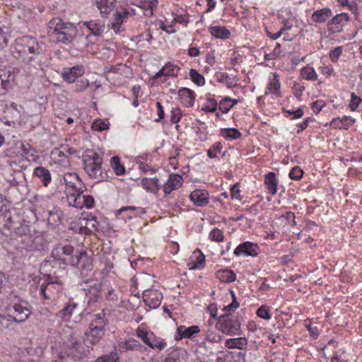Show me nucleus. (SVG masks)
Masks as SVG:
<instances>
[{"label": "nucleus", "mask_w": 362, "mask_h": 362, "mask_svg": "<svg viewBox=\"0 0 362 362\" xmlns=\"http://www.w3.org/2000/svg\"><path fill=\"white\" fill-rule=\"evenodd\" d=\"M209 238L212 241H215L217 243L222 242L224 238L223 232L221 230L215 228L210 232Z\"/></svg>", "instance_id": "54"}, {"label": "nucleus", "mask_w": 362, "mask_h": 362, "mask_svg": "<svg viewBox=\"0 0 362 362\" xmlns=\"http://www.w3.org/2000/svg\"><path fill=\"white\" fill-rule=\"evenodd\" d=\"M247 339L245 337L228 339L225 342V346L228 349H245L247 346Z\"/></svg>", "instance_id": "33"}, {"label": "nucleus", "mask_w": 362, "mask_h": 362, "mask_svg": "<svg viewBox=\"0 0 362 362\" xmlns=\"http://www.w3.org/2000/svg\"><path fill=\"white\" fill-rule=\"evenodd\" d=\"M33 175L37 177L45 187H47L52 181V175L49 170L44 167L39 166L35 168Z\"/></svg>", "instance_id": "31"}, {"label": "nucleus", "mask_w": 362, "mask_h": 362, "mask_svg": "<svg viewBox=\"0 0 362 362\" xmlns=\"http://www.w3.org/2000/svg\"><path fill=\"white\" fill-rule=\"evenodd\" d=\"M217 105L216 100L211 95H208L202 110L206 112H214L217 110Z\"/></svg>", "instance_id": "45"}, {"label": "nucleus", "mask_w": 362, "mask_h": 362, "mask_svg": "<svg viewBox=\"0 0 362 362\" xmlns=\"http://www.w3.org/2000/svg\"><path fill=\"white\" fill-rule=\"evenodd\" d=\"M108 320L105 317L104 310L100 313L93 314L89 326L93 328L102 329L105 332Z\"/></svg>", "instance_id": "22"}, {"label": "nucleus", "mask_w": 362, "mask_h": 362, "mask_svg": "<svg viewBox=\"0 0 362 362\" xmlns=\"http://www.w3.org/2000/svg\"><path fill=\"white\" fill-rule=\"evenodd\" d=\"M105 298L110 302L111 306H116L119 304V298L118 293L112 287H108L105 293Z\"/></svg>", "instance_id": "44"}, {"label": "nucleus", "mask_w": 362, "mask_h": 362, "mask_svg": "<svg viewBox=\"0 0 362 362\" xmlns=\"http://www.w3.org/2000/svg\"><path fill=\"white\" fill-rule=\"evenodd\" d=\"M223 148L221 142L218 141L214 143L210 148L207 150V156L210 158H215L217 157L216 153H220Z\"/></svg>", "instance_id": "52"}, {"label": "nucleus", "mask_w": 362, "mask_h": 362, "mask_svg": "<svg viewBox=\"0 0 362 362\" xmlns=\"http://www.w3.org/2000/svg\"><path fill=\"white\" fill-rule=\"evenodd\" d=\"M65 185L64 193L69 206L82 209L83 207L91 209L94 206L93 197L89 194H84L86 187L75 173H66L60 180Z\"/></svg>", "instance_id": "3"}, {"label": "nucleus", "mask_w": 362, "mask_h": 362, "mask_svg": "<svg viewBox=\"0 0 362 362\" xmlns=\"http://www.w3.org/2000/svg\"><path fill=\"white\" fill-rule=\"evenodd\" d=\"M257 315L264 320H270L272 318V315L270 313L269 309L267 305H263L260 306L257 310Z\"/></svg>", "instance_id": "56"}, {"label": "nucleus", "mask_w": 362, "mask_h": 362, "mask_svg": "<svg viewBox=\"0 0 362 362\" xmlns=\"http://www.w3.org/2000/svg\"><path fill=\"white\" fill-rule=\"evenodd\" d=\"M105 332L102 329L89 326L86 331L83 340L80 335L71 329L64 331L59 342V356L64 358L71 356L75 358H81L87 351L89 345L94 346L99 343L105 335Z\"/></svg>", "instance_id": "1"}, {"label": "nucleus", "mask_w": 362, "mask_h": 362, "mask_svg": "<svg viewBox=\"0 0 362 362\" xmlns=\"http://www.w3.org/2000/svg\"><path fill=\"white\" fill-rule=\"evenodd\" d=\"M349 107L351 111H362V99L354 92L351 93Z\"/></svg>", "instance_id": "43"}, {"label": "nucleus", "mask_w": 362, "mask_h": 362, "mask_svg": "<svg viewBox=\"0 0 362 362\" xmlns=\"http://www.w3.org/2000/svg\"><path fill=\"white\" fill-rule=\"evenodd\" d=\"M45 216H47L48 225L55 227L62 221V212L59 207L53 206L52 209L45 212Z\"/></svg>", "instance_id": "26"}, {"label": "nucleus", "mask_w": 362, "mask_h": 362, "mask_svg": "<svg viewBox=\"0 0 362 362\" xmlns=\"http://www.w3.org/2000/svg\"><path fill=\"white\" fill-rule=\"evenodd\" d=\"M51 158L55 163H68V156L64 153L62 148H54L51 152Z\"/></svg>", "instance_id": "42"}, {"label": "nucleus", "mask_w": 362, "mask_h": 362, "mask_svg": "<svg viewBox=\"0 0 362 362\" xmlns=\"http://www.w3.org/2000/svg\"><path fill=\"white\" fill-rule=\"evenodd\" d=\"M189 75L192 81L198 86H203L205 84L204 77L197 70L191 69Z\"/></svg>", "instance_id": "47"}, {"label": "nucleus", "mask_w": 362, "mask_h": 362, "mask_svg": "<svg viewBox=\"0 0 362 362\" xmlns=\"http://www.w3.org/2000/svg\"><path fill=\"white\" fill-rule=\"evenodd\" d=\"M320 73L325 76L329 77L334 74V69L332 65L322 64L319 67Z\"/></svg>", "instance_id": "64"}, {"label": "nucleus", "mask_w": 362, "mask_h": 362, "mask_svg": "<svg viewBox=\"0 0 362 362\" xmlns=\"http://www.w3.org/2000/svg\"><path fill=\"white\" fill-rule=\"evenodd\" d=\"M135 14L134 9L129 6L119 7L115 11L111 21V27L116 33H120L124 30L122 25L129 16Z\"/></svg>", "instance_id": "10"}, {"label": "nucleus", "mask_w": 362, "mask_h": 362, "mask_svg": "<svg viewBox=\"0 0 362 362\" xmlns=\"http://www.w3.org/2000/svg\"><path fill=\"white\" fill-rule=\"evenodd\" d=\"M305 90V87L303 84L297 81L293 82L292 93L296 98L300 99Z\"/></svg>", "instance_id": "51"}, {"label": "nucleus", "mask_w": 362, "mask_h": 362, "mask_svg": "<svg viewBox=\"0 0 362 362\" xmlns=\"http://www.w3.org/2000/svg\"><path fill=\"white\" fill-rule=\"evenodd\" d=\"M238 103V100L235 99H231L229 97H225L223 98L219 104L218 109L223 114L228 113L230 110Z\"/></svg>", "instance_id": "39"}, {"label": "nucleus", "mask_w": 362, "mask_h": 362, "mask_svg": "<svg viewBox=\"0 0 362 362\" xmlns=\"http://www.w3.org/2000/svg\"><path fill=\"white\" fill-rule=\"evenodd\" d=\"M136 336L148 346V348L157 351L164 350L167 346V343L162 338L156 336L153 332L148 331L147 329L141 325L136 329Z\"/></svg>", "instance_id": "7"}, {"label": "nucleus", "mask_w": 362, "mask_h": 362, "mask_svg": "<svg viewBox=\"0 0 362 362\" xmlns=\"http://www.w3.org/2000/svg\"><path fill=\"white\" fill-rule=\"evenodd\" d=\"M181 119V110L177 107H173L170 111V121L172 123L176 124Z\"/></svg>", "instance_id": "61"}, {"label": "nucleus", "mask_w": 362, "mask_h": 362, "mask_svg": "<svg viewBox=\"0 0 362 362\" xmlns=\"http://www.w3.org/2000/svg\"><path fill=\"white\" fill-rule=\"evenodd\" d=\"M119 349L122 352L137 351L144 356H148L151 352L147 346L134 338H129L119 341Z\"/></svg>", "instance_id": "13"}, {"label": "nucleus", "mask_w": 362, "mask_h": 362, "mask_svg": "<svg viewBox=\"0 0 362 362\" xmlns=\"http://www.w3.org/2000/svg\"><path fill=\"white\" fill-rule=\"evenodd\" d=\"M183 183V178L179 174H170L164 184L163 189L165 194H169L173 190L179 189Z\"/></svg>", "instance_id": "20"}, {"label": "nucleus", "mask_w": 362, "mask_h": 362, "mask_svg": "<svg viewBox=\"0 0 362 362\" xmlns=\"http://www.w3.org/2000/svg\"><path fill=\"white\" fill-rule=\"evenodd\" d=\"M92 129L94 131L102 132L107 129V124L102 119H96L92 124Z\"/></svg>", "instance_id": "62"}, {"label": "nucleus", "mask_w": 362, "mask_h": 362, "mask_svg": "<svg viewBox=\"0 0 362 362\" xmlns=\"http://www.w3.org/2000/svg\"><path fill=\"white\" fill-rule=\"evenodd\" d=\"M16 78L14 71L11 68L0 69V78L3 83V88L8 90L13 84Z\"/></svg>", "instance_id": "24"}, {"label": "nucleus", "mask_w": 362, "mask_h": 362, "mask_svg": "<svg viewBox=\"0 0 362 362\" xmlns=\"http://www.w3.org/2000/svg\"><path fill=\"white\" fill-rule=\"evenodd\" d=\"M21 152L23 156L28 161L35 160L37 158L36 151L29 144H22Z\"/></svg>", "instance_id": "40"}, {"label": "nucleus", "mask_w": 362, "mask_h": 362, "mask_svg": "<svg viewBox=\"0 0 362 362\" xmlns=\"http://www.w3.org/2000/svg\"><path fill=\"white\" fill-rule=\"evenodd\" d=\"M199 332L200 329L197 325H193L189 327L185 326H180L177 329V334L180 336V339L191 338L194 336V334H197Z\"/></svg>", "instance_id": "34"}, {"label": "nucleus", "mask_w": 362, "mask_h": 362, "mask_svg": "<svg viewBox=\"0 0 362 362\" xmlns=\"http://www.w3.org/2000/svg\"><path fill=\"white\" fill-rule=\"evenodd\" d=\"M342 54V47L339 46L335 47L329 52V59L333 63H337L340 56Z\"/></svg>", "instance_id": "60"}, {"label": "nucleus", "mask_w": 362, "mask_h": 362, "mask_svg": "<svg viewBox=\"0 0 362 362\" xmlns=\"http://www.w3.org/2000/svg\"><path fill=\"white\" fill-rule=\"evenodd\" d=\"M178 96L186 107L194 105L195 98L192 90L187 88H182L178 91Z\"/></svg>", "instance_id": "30"}, {"label": "nucleus", "mask_w": 362, "mask_h": 362, "mask_svg": "<svg viewBox=\"0 0 362 362\" xmlns=\"http://www.w3.org/2000/svg\"><path fill=\"white\" fill-rule=\"evenodd\" d=\"M85 72L82 65H76L71 68H64L62 72L63 79L69 83H74L77 78L81 76Z\"/></svg>", "instance_id": "19"}, {"label": "nucleus", "mask_w": 362, "mask_h": 362, "mask_svg": "<svg viewBox=\"0 0 362 362\" xmlns=\"http://www.w3.org/2000/svg\"><path fill=\"white\" fill-rule=\"evenodd\" d=\"M83 169L88 177L100 182L107 177L102 168L103 158L93 150H87L83 155Z\"/></svg>", "instance_id": "6"}, {"label": "nucleus", "mask_w": 362, "mask_h": 362, "mask_svg": "<svg viewBox=\"0 0 362 362\" xmlns=\"http://www.w3.org/2000/svg\"><path fill=\"white\" fill-rule=\"evenodd\" d=\"M47 34L52 40L68 45L74 40H81L78 28L73 23L64 22L60 18H54L49 21Z\"/></svg>", "instance_id": "4"}, {"label": "nucleus", "mask_w": 362, "mask_h": 362, "mask_svg": "<svg viewBox=\"0 0 362 362\" xmlns=\"http://www.w3.org/2000/svg\"><path fill=\"white\" fill-rule=\"evenodd\" d=\"M165 76L176 77L177 76L180 68L170 62L165 64Z\"/></svg>", "instance_id": "57"}, {"label": "nucleus", "mask_w": 362, "mask_h": 362, "mask_svg": "<svg viewBox=\"0 0 362 362\" xmlns=\"http://www.w3.org/2000/svg\"><path fill=\"white\" fill-rule=\"evenodd\" d=\"M143 300L146 306L155 309L160 306L163 293L157 289H146L143 292Z\"/></svg>", "instance_id": "15"}, {"label": "nucleus", "mask_w": 362, "mask_h": 362, "mask_svg": "<svg viewBox=\"0 0 362 362\" xmlns=\"http://www.w3.org/2000/svg\"><path fill=\"white\" fill-rule=\"evenodd\" d=\"M81 24L86 27L88 31L90 32L86 36H83V35H81V36H79L81 40L83 42L84 44L83 47L88 46V42L90 41V37L92 36H101L104 33L105 28V22L99 19L85 21L83 22Z\"/></svg>", "instance_id": "11"}, {"label": "nucleus", "mask_w": 362, "mask_h": 362, "mask_svg": "<svg viewBox=\"0 0 362 362\" xmlns=\"http://www.w3.org/2000/svg\"><path fill=\"white\" fill-rule=\"evenodd\" d=\"M221 135L226 140L232 141L240 139L242 134L235 128H223L221 129Z\"/></svg>", "instance_id": "38"}, {"label": "nucleus", "mask_w": 362, "mask_h": 362, "mask_svg": "<svg viewBox=\"0 0 362 362\" xmlns=\"http://www.w3.org/2000/svg\"><path fill=\"white\" fill-rule=\"evenodd\" d=\"M131 4H134L142 10L146 17H151L153 15V11L157 7L158 0H131Z\"/></svg>", "instance_id": "21"}, {"label": "nucleus", "mask_w": 362, "mask_h": 362, "mask_svg": "<svg viewBox=\"0 0 362 362\" xmlns=\"http://www.w3.org/2000/svg\"><path fill=\"white\" fill-rule=\"evenodd\" d=\"M216 327L223 334L234 336L240 334V322L235 316L222 315L219 317Z\"/></svg>", "instance_id": "9"}, {"label": "nucleus", "mask_w": 362, "mask_h": 362, "mask_svg": "<svg viewBox=\"0 0 362 362\" xmlns=\"http://www.w3.org/2000/svg\"><path fill=\"white\" fill-rule=\"evenodd\" d=\"M216 276L224 283H231L236 280L235 273L230 269L218 270L216 273Z\"/></svg>", "instance_id": "35"}, {"label": "nucleus", "mask_w": 362, "mask_h": 362, "mask_svg": "<svg viewBox=\"0 0 362 362\" xmlns=\"http://www.w3.org/2000/svg\"><path fill=\"white\" fill-rule=\"evenodd\" d=\"M280 87L281 84L279 79V76L274 74L273 78L270 79L267 88L270 93L276 96L280 95Z\"/></svg>", "instance_id": "41"}, {"label": "nucleus", "mask_w": 362, "mask_h": 362, "mask_svg": "<svg viewBox=\"0 0 362 362\" xmlns=\"http://www.w3.org/2000/svg\"><path fill=\"white\" fill-rule=\"evenodd\" d=\"M115 0H96L95 4L100 13L107 15L115 8Z\"/></svg>", "instance_id": "37"}, {"label": "nucleus", "mask_w": 362, "mask_h": 362, "mask_svg": "<svg viewBox=\"0 0 362 362\" xmlns=\"http://www.w3.org/2000/svg\"><path fill=\"white\" fill-rule=\"evenodd\" d=\"M8 28L5 25H0V50L4 48L8 44Z\"/></svg>", "instance_id": "53"}, {"label": "nucleus", "mask_w": 362, "mask_h": 362, "mask_svg": "<svg viewBox=\"0 0 362 362\" xmlns=\"http://www.w3.org/2000/svg\"><path fill=\"white\" fill-rule=\"evenodd\" d=\"M141 187L147 192L153 194H157L161 187L158 184V179L156 177L142 179L141 182Z\"/></svg>", "instance_id": "27"}, {"label": "nucleus", "mask_w": 362, "mask_h": 362, "mask_svg": "<svg viewBox=\"0 0 362 362\" xmlns=\"http://www.w3.org/2000/svg\"><path fill=\"white\" fill-rule=\"evenodd\" d=\"M349 21V16L347 13H342L336 15L332 19V24L339 25L341 28L337 27V30L339 31L341 28L345 25Z\"/></svg>", "instance_id": "46"}, {"label": "nucleus", "mask_w": 362, "mask_h": 362, "mask_svg": "<svg viewBox=\"0 0 362 362\" xmlns=\"http://www.w3.org/2000/svg\"><path fill=\"white\" fill-rule=\"evenodd\" d=\"M332 13L330 8H323L315 11L312 14L311 19L315 23H324L332 16Z\"/></svg>", "instance_id": "32"}, {"label": "nucleus", "mask_w": 362, "mask_h": 362, "mask_svg": "<svg viewBox=\"0 0 362 362\" xmlns=\"http://www.w3.org/2000/svg\"><path fill=\"white\" fill-rule=\"evenodd\" d=\"M187 265L189 269H203L205 266L204 255L199 250H194Z\"/></svg>", "instance_id": "23"}, {"label": "nucleus", "mask_w": 362, "mask_h": 362, "mask_svg": "<svg viewBox=\"0 0 362 362\" xmlns=\"http://www.w3.org/2000/svg\"><path fill=\"white\" fill-rule=\"evenodd\" d=\"M81 313L78 304L74 301H69L66 305L57 313V317L65 322L76 323L81 319Z\"/></svg>", "instance_id": "12"}, {"label": "nucleus", "mask_w": 362, "mask_h": 362, "mask_svg": "<svg viewBox=\"0 0 362 362\" xmlns=\"http://www.w3.org/2000/svg\"><path fill=\"white\" fill-rule=\"evenodd\" d=\"M60 250L62 251V253L66 255H71L74 252V247L71 245H65L60 248ZM59 252V249L52 250V255L49 257L48 260L46 261L44 266L45 267L50 264V266L53 267L52 264L61 265L62 263L65 264V259L60 257H57Z\"/></svg>", "instance_id": "17"}, {"label": "nucleus", "mask_w": 362, "mask_h": 362, "mask_svg": "<svg viewBox=\"0 0 362 362\" xmlns=\"http://www.w3.org/2000/svg\"><path fill=\"white\" fill-rule=\"evenodd\" d=\"M38 281L36 286L38 298L46 304H57L63 294V288L58 281H54L50 275Z\"/></svg>", "instance_id": "5"}, {"label": "nucleus", "mask_w": 362, "mask_h": 362, "mask_svg": "<svg viewBox=\"0 0 362 362\" xmlns=\"http://www.w3.org/2000/svg\"><path fill=\"white\" fill-rule=\"evenodd\" d=\"M189 199L196 206L204 207L209 202V194L204 189H196L189 194Z\"/></svg>", "instance_id": "18"}, {"label": "nucleus", "mask_w": 362, "mask_h": 362, "mask_svg": "<svg viewBox=\"0 0 362 362\" xmlns=\"http://www.w3.org/2000/svg\"><path fill=\"white\" fill-rule=\"evenodd\" d=\"M45 48L42 41L30 35H25L16 40L13 57L24 64L27 75L34 76L42 67L41 62Z\"/></svg>", "instance_id": "2"}, {"label": "nucleus", "mask_w": 362, "mask_h": 362, "mask_svg": "<svg viewBox=\"0 0 362 362\" xmlns=\"http://www.w3.org/2000/svg\"><path fill=\"white\" fill-rule=\"evenodd\" d=\"M172 15L173 16V23H177L180 24L185 25H187V23H189L187 13L185 11H183L180 13H173Z\"/></svg>", "instance_id": "50"}, {"label": "nucleus", "mask_w": 362, "mask_h": 362, "mask_svg": "<svg viewBox=\"0 0 362 362\" xmlns=\"http://www.w3.org/2000/svg\"><path fill=\"white\" fill-rule=\"evenodd\" d=\"M210 33L216 38L226 40L229 38L230 32L225 26L214 25L209 28Z\"/></svg>", "instance_id": "36"}, {"label": "nucleus", "mask_w": 362, "mask_h": 362, "mask_svg": "<svg viewBox=\"0 0 362 362\" xmlns=\"http://www.w3.org/2000/svg\"><path fill=\"white\" fill-rule=\"evenodd\" d=\"M299 74L301 79L310 82H315L318 81V74L315 68L310 64H307L302 67L299 71Z\"/></svg>", "instance_id": "28"}, {"label": "nucleus", "mask_w": 362, "mask_h": 362, "mask_svg": "<svg viewBox=\"0 0 362 362\" xmlns=\"http://www.w3.org/2000/svg\"><path fill=\"white\" fill-rule=\"evenodd\" d=\"M127 67L123 64H119L115 66H112L107 71V74H122Z\"/></svg>", "instance_id": "63"}, {"label": "nucleus", "mask_w": 362, "mask_h": 362, "mask_svg": "<svg viewBox=\"0 0 362 362\" xmlns=\"http://www.w3.org/2000/svg\"><path fill=\"white\" fill-rule=\"evenodd\" d=\"M21 107L18 106L17 104L13 103L11 104L9 107H7L6 113H11L12 114V118L13 119H16L20 117V112Z\"/></svg>", "instance_id": "58"}, {"label": "nucleus", "mask_w": 362, "mask_h": 362, "mask_svg": "<svg viewBox=\"0 0 362 362\" xmlns=\"http://www.w3.org/2000/svg\"><path fill=\"white\" fill-rule=\"evenodd\" d=\"M89 86V82L86 78H81L80 80H76L74 85V90L77 92L84 90Z\"/></svg>", "instance_id": "59"}, {"label": "nucleus", "mask_w": 362, "mask_h": 362, "mask_svg": "<svg viewBox=\"0 0 362 362\" xmlns=\"http://www.w3.org/2000/svg\"><path fill=\"white\" fill-rule=\"evenodd\" d=\"M71 259V264L81 270V275L83 277L93 269L92 259L84 252H77Z\"/></svg>", "instance_id": "14"}, {"label": "nucleus", "mask_w": 362, "mask_h": 362, "mask_svg": "<svg viewBox=\"0 0 362 362\" xmlns=\"http://www.w3.org/2000/svg\"><path fill=\"white\" fill-rule=\"evenodd\" d=\"M111 166L112 169L114 170L115 173L118 175H123L125 172L124 167L121 164L120 159L118 156H113L111 158L110 161Z\"/></svg>", "instance_id": "48"}, {"label": "nucleus", "mask_w": 362, "mask_h": 362, "mask_svg": "<svg viewBox=\"0 0 362 362\" xmlns=\"http://www.w3.org/2000/svg\"><path fill=\"white\" fill-rule=\"evenodd\" d=\"M31 314V308L26 302L15 303L10 305L6 310L8 321L23 322Z\"/></svg>", "instance_id": "8"}, {"label": "nucleus", "mask_w": 362, "mask_h": 362, "mask_svg": "<svg viewBox=\"0 0 362 362\" xmlns=\"http://www.w3.org/2000/svg\"><path fill=\"white\" fill-rule=\"evenodd\" d=\"M223 339V336L214 332L209 328L205 331V340L211 343H218Z\"/></svg>", "instance_id": "49"}, {"label": "nucleus", "mask_w": 362, "mask_h": 362, "mask_svg": "<svg viewBox=\"0 0 362 362\" xmlns=\"http://www.w3.org/2000/svg\"><path fill=\"white\" fill-rule=\"evenodd\" d=\"M264 184L267 186L268 193L271 195H274L277 192V187L279 180L276 178V174L273 172H269L264 176Z\"/></svg>", "instance_id": "29"}, {"label": "nucleus", "mask_w": 362, "mask_h": 362, "mask_svg": "<svg viewBox=\"0 0 362 362\" xmlns=\"http://www.w3.org/2000/svg\"><path fill=\"white\" fill-rule=\"evenodd\" d=\"M303 173L304 172L300 167L296 165L291 170L288 176L291 180H299L302 178Z\"/></svg>", "instance_id": "55"}, {"label": "nucleus", "mask_w": 362, "mask_h": 362, "mask_svg": "<svg viewBox=\"0 0 362 362\" xmlns=\"http://www.w3.org/2000/svg\"><path fill=\"white\" fill-rule=\"evenodd\" d=\"M259 246L257 244L246 241L240 244L234 250L236 257H255L258 255Z\"/></svg>", "instance_id": "16"}, {"label": "nucleus", "mask_w": 362, "mask_h": 362, "mask_svg": "<svg viewBox=\"0 0 362 362\" xmlns=\"http://www.w3.org/2000/svg\"><path fill=\"white\" fill-rule=\"evenodd\" d=\"M356 122V119L350 116L336 117L330 122V126L334 129H348Z\"/></svg>", "instance_id": "25"}]
</instances>
